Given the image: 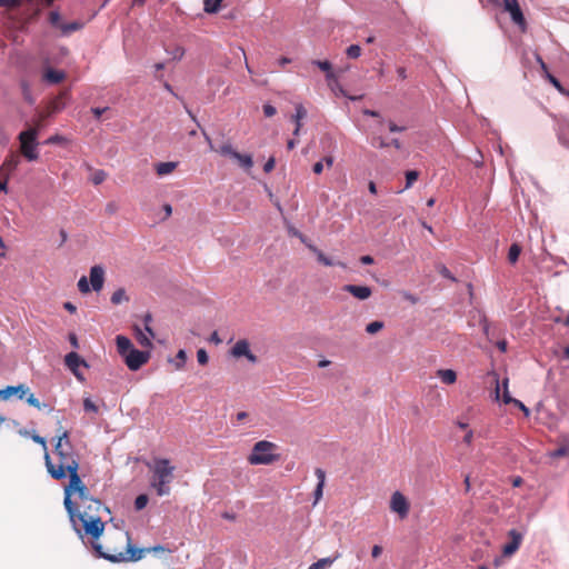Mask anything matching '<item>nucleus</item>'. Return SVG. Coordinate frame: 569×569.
Segmentation results:
<instances>
[{
    "label": "nucleus",
    "mask_w": 569,
    "mask_h": 569,
    "mask_svg": "<svg viewBox=\"0 0 569 569\" xmlns=\"http://www.w3.org/2000/svg\"><path fill=\"white\" fill-rule=\"evenodd\" d=\"M276 159L273 157L269 158L268 161L263 166L264 172L269 173L274 169Z\"/></svg>",
    "instance_id": "obj_56"
},
{
    "label": "nucleus",
    "mask_w": 569,
    "mask_h": 569,
    "mask_svg": "<svg viewBox=\"0 0 569 569\" xmlns=\"http://www.w3.org/2000/svg\"><path fill=\"white\" fill-rule=\"evenodd\" d=\"M107 178V174L103 170H97L92 176V182L93 184L98 186L102 183Z\"/></svg>",
    "instance_id": "obj_43"
},
{
    "label": "nucleus",
    "mask_w": 569,
    "mask_h": 569,
    "mask_svg": "<svg viewBox=\"0 0 569 569\" xmlns=\"http://www.w3.org/2000/svg\"><path fill=\"white\" fill-rule=\"evenodd\" d=\"M8 178L9 176L6 174L0 176V191L2 192H7Z\"/></svg>",
    "instance_id": "obj_60"
},
{
    "label": "nucleus",
    "mask_w": 569,
    "mask_h": 569,
    "mask_svg": "<svg viewBox=\"0 0 569 569\" xmlns=\"http://www.w3.org/2000/svg\"><path fill=\"white\" fill-rule=\"evenodd\" d=\"M178 167V162L168 161V162H159L156 164L154 170L156 173L160 177L170 174Z\"/></svg>",
    "instance_id": "obj_20"
},
{
    "label": "nucleus",
    "mask_w": 569,
    "mask_h": 569,
    "mask_svg": "<svg viewBox=\"0 0 569 569\" xmlns=\"http://www.w3.org/2000/svg\"><path fill=\"white\" fill-rule=\"evenodd\" d=\"M53 453L57 461L51 459L49 452H46L43 457L47 471L51 478L54 480H62L68 476L78 472L79 456L72 448L69 432L67 430H63L62 433L57 437Z\"/></svg>",
    "instance_id": "obj_3"
},
{
    "label": "nucleus",
    "mask_w": 569,
    "mask_h": 569,
    "mask_svg": "<svg viewBox=\"0 0 569 569\" xmlns=\"http://www.w3.org/2000/svg\"><path fill=\"white\" fill-rule=\"evenodd\" d=\"M26 401L28 402L29 406H32L37 409H41L42 407H44V405H42L39 401V399L33 393L30 392L27 393Z\"/></svg>",
    "instance_id": "obj_39"
},
{
    "label": "nucleus",
    "mask_w": 569,
    "mask_h": 569,
    "mask_svg": "<svg viewBox=\"0 0 569 569\" xmlns=\"http://www.w3.org/2000/svg\"><path fill=\"white\" fill-rule=\"evenodd\" d=\"M346 54L348 56V58L350 59H357L360 57L361 54V48L360 46L358 44H351L350 47L347 48L346 50Z\"/></svg>",
    "instance_id": "obj_38"
},
{
    "label": "nucleus",
    "mask_w": 569,
    "mask_h": 569,
    "mask_svg": "<svg viewBox=\"0 0 569 569\" xmlns=\"http://www.w3.org/2000/svg\"><path fill=\"white\" fill-rule=\"evenodd\" d=\"M116 345H117L118 353L122 358H124V356H127L133 349L132 342L130 341L129 338H127L124 336H117Z\"/></svg>",
    "instance_id": "obj_18"
},
{
    "label": "nucleus",
    "mask_w": 569,
    "mask_h": 569,
    "mask_svg": "<svg viewBox=\"0 0 569 569\" xmlns=\"http://www.w3.org/2000/svg\"><path fill=\"white\" fill-rule=\"evenodd\" d=\"M419 172L416 170H409L406 172V187L405 189L411 188V186L418 180Z\"/></svg>",
    "instance_id": "obj_34"
},
{
    "label": "nucleus",
    "mask_w": 569,
    "mask_h": 569,
    "mask_svg": "<svg viewBox=\"0 0 569 569\" xmlns=\"http://www.w3.org/2000/svg\"><path fill=\"white\" fill-rule=\"evenodd\" d=\"M104 283V269L102 266L96 264L90 269V282L86 276L78 281V289L81 293H89L90 290L99 292Z\"/></svg>",
    "instance_id": "obj_8"
},
{
    "label": "nucleus",
    "mask_w": 569,
    "mask_h": 569,
    "mask_svg": "<svg viewBox=\"0 0 569 569\" xmlns=\"http://www.w3.org/2000/svg\"><path fill=\"white\" fill-rule=\"evenodd\" d=\"M64 78H66V73L61 70H54V69L48 68L43 72V80L49 83H52V84L62 82L64 80Z\"/></svg>",
    "instance_id": "obj_19"
},
{
    "label": "nucleus",
    "mask_w": 569,
    "mask_h": 569,
    "mask_svg": "<svg viewBox=\"0 0 569 569\" xmlns=\"http://www.w3.org/2000/svg\"><path fill=\"white\" fill-rule=\"evenodd\" d=\"M63 308L70 313H74L77 311V307L70 301L64 302Z\"/></svg>",
    "instance_id": "obj_64"
},
{
    "label": "nucleus",
    "mask_w": 569,
    "mask_h": 569,
    "mask_svg": "<svg viewBox=\"0 0 569 569\" xmlns=\"http://www.w3.org/2000/svg\"><path fill=\"white\" fill-rule=\"evenodd\" d=\"M307 247L317 256L318 261L323 266L329 267L335 264V262L330 258H328L321 250H319L316 246L308 244Z\"/></svg>",
    "instance_id": "obj_27"
},
{
    "label": "nucleus",
    "mask_w": 569,
    "mask_h": 569,
    "mask_svg": "<svg viewBox=\"0 0 569 569\" xmlns=\"http://www.w3.org/2000/svg\"><path fill=\"white\" fill-rule=\"evenodd\" d=\"M503 9L521 32L527 31V21L517 0H503Z\"/></svg>",
    "instance_id": "obj_9"
},
{
    "label": "nucleus",
    "mask_w": 569,
    "mask_h": 569,
    "mask_svg": "<svg viewBox=\"0 0 569 569\" xmlns=\"http://www.w3.org/2000/svg\"><path fill=\"white\" fill-rule=\"evenodd\" d=\"M47 118L46 113H41L34 121L33 126L29 127L28 129H37V136L39 134L40 130L44 127V119Z\"/></svg>",
    "instance_id": "obj_41"
},
{
    "label": "nucleus",
    "mask_w": 569,
    "mask_h": 569,
    "mask_svg": "<svg viewBox=\"0 0 569 569\" xmlns=\"http://www.w3.org/2000/svg\"><path fill=\"white\" fill-rule=\"evenodd\" d=\"M312 63L317 66L319 69L326 72V78L328 81V86H331V79L335 78V73L332 71V66L329 61H320V60H313Z\"/></svg>",
    "instance_id": "obj_23"
},
{
    "label": "nucleus",
    "mask_w": 569,
    "mask_h": 569,
    "mask_svg": "<svg viewBox=\"0 0 569 569\" xmlns=\"http://www.w3.org/2000/svg\"><path fill=\"white\" fill-rule=\"evenodd\" d=\"M510 541L503 546L502 553L506 557L512 556L520 547L522 541V535L516 529H511L508 533Z\"/></svg>",
    "instance_id": "obj_13"
},
{
    "label": "nucleus",
    "mask_w": 569,
    "mask_h": 569,
    "mask_svg": "<svg viewBox=\"0 0 569 569\" xmlns=\"http://www.w3.org/2000/svg\"><path fill=\"white\" fill-rule=\"evenodd\" d=\"M177 368L180 369L183 367L186 360H187V353L184 350H179L177 353Z\"/></svg>",
    "instance_id": "obj_51"
},
{
    "label": "nucleus",
    "mask_w": 569,
    "mask_h": 569,
    "mask_svg": "<svg viewBox=\"0 0 569 569\" xmlns=\"http://www.w3.org/2000/svg\"><path fill=\"white\" fill-rule=\"evenodd\" d=\"M83 409L90 412H98L97 405L90 398L83 400Z\"/></svg>",
    "instance_id": "obj_47"
},
{
    "label": "nucleus",
    "mask_w": 569,
    "mask_h": 569,
    "mask_svg": "<svg viewBox=\"0 0 569 569\" xmlns=\"http://www.w3.org/2000/svg\"><path fill=\"white\" fill-rule=\"evenodd\" d=\"M503 388H505V391H503V398H502V401L505 403H513L515 401V398H512L508 391V379H505L503 381Z\"/></svg>",
    "instance_id": "obj_49"
},
{
    "label": "nucleus",
    "mask_w": 569,
    "mask_h": 569,
    "mask_svg": "<svg viewBox=\"0 0 569 569\" xmlns=\"http://www.w3.org/2000/svg\"><path fill=\"white\" fill-rule=\"evenodd\" d=\"M521 253V247L518 243H512L509 248L508 260L510 263H516Z\"/></svg>",
    "instance_id": "obj_31"
},
{
    "label": "nucleus",
    "mask_w": 569,
    "mask_h": 569,
    "mask_svg": "<svg viewBox=\"0 0 569 569\" xmlns=\"http://www.w3.org/2000/svg\"><path fill=\"white\" fill-rule=\"evenodd\" d=\"M439 273L447 279L456 281V278L451 274L450 270L446 266H441L439 268Z\"/></svg>",
    "instance_id": "obj_55"
},
{
    "label": "nucleus",
    "mask_w": 569,
    "mask_h": 569,
    "mask_svg": "<svg viewBox=\"0 0 569 569\" xmlns=\"http://www.w3.org/2000/svg\"><path fill=\"white\" fill-rule=\"evenodd\" d=\"M110 300L113 305H120L124 301H129V298L126 293V290L123 288H119L112 293Z\"/></svg>",
    "instance_id": "obj_29"
},
{
    "label": "nucleus",
    "mask_w": 569,
    "mask_h": 569,
    "mask_svg": "<svg viewBox=\"0 0 569 569\" xmlns=\"http://www.w3.org/2000/svg\"><path fill=\"white\" fill-rule=\"evenodd\" d=\"M66 142H67V139L60 134H53L46 140L47 144H62Z\"/></svg>",
    "instance_id": "obj_42"
},
{
    "label": "nucleus",
    "mask_w": 569,
    "mask_h": 569,
    "mask_svg": "<svg viewBox=\"0 0 569 569\" xmlns=\"http://www.w3.org/2000/svg\"><path fill=\"white\" fill-rule=\"evenodd\" d=\"M29 392V388L24 385L19 386H8L7 388L0 390V399L8 400L12 396H18L19 399H23Z\"/></svg>",
    "instance_id": "obj_15"
},
{
    "label": "nucleus",
    "mask_w": 569,
    "mask_h": 569,
    "mask_svg": "<svg viewBox=\"0 0 569 569\" xmlns=\"http://www.w3.org/2000/svg\"><path fill=\"white\" fill-rule=\"evenodd\" d=\"M545 77L556 89H558L560 92L563 91V88H562L560 81L556 77H553L550 72H547V76H545Z\"/></svg>",
    "instance_id": "obj_48"
},
{
    "label": "nucleus",
    "mask_w": 569,
    "mask_h": 569,
    "mask_svg": "<svg viewBox=\"0 0 569 569\" xmlns=\"http://www.w3.org/2000/svg\"><path fill=\"white\" fill-rule=\"evenodd\" d=\"M342 289L359 300H367L372 295V290L368 286L346 284Z\"/></svg>",
    "instance_id": "obj_16"
},
{
    "label": "nucleus",
    "mask_w": 569,
    "mask_h": 569,
    "mask_svg": "<svg viewBox=\"0 0 569 569\" xmlns=\"http://www.w3.org/2000/svg\"><path fill=\"white\" fill-rule=\"evenodd\" d=\"M512 405L523 411L526 416L529 415V409L520 400L515 399Z\"/></svg>",
    "instance_id": "obj_61"
},
{
    "label": "nucleus",
    "mask_w": 569,
    "mask_h": 569,
    "mask_svg": "<svg viewBox=\"0 0 569 569\" xmlns=\"http://www.w3.org/2000/svg\"><path fill=\"white\" fill-rule=\"evenodd\" d=\"M217 151L222 156L231 158H233L234 154L237 153V151L232 148L230 143L222 144Z\"/></svg>",
    "instance_id": "obj_37"
},
{
    "label": "nucleus",
    "mask_w": 569,
    "mask_h": 569,
    "mask_svg": "<svg viewBox=\"0 0 569 569\" xmlns=\"http://www.w3.org/2000/svg\"><path fill=\"white\" fill-rule=\"evenodd\" d=\"M21 154L29 161H36L39 158L37 129H26L18 136Z\"/></svg>",
    "instance_id": "obj_7"
},
{
    "label": "nucleus",
    "mask_w": 569,
    "mask_h": 569,
    "mask_svg": "<svg viewBox=\"0 0 569 569\" xmlns=\"http://www.w3.org/2000/svg\"><path fill=\"white\" fill-rule=\"evenodd\" d=\"M230 352L234 358L246 357L251 363L258 361L257 356L250 351L249 342L246 339L238 340Z\"/></svg>",
    "instance_id": "obj_12"
},
{
    "label": "nucleus",
    "mask_w": 569,
    "mask_h": 569,
    "mask_svg": "<svg viewBox=\"0 0 569 569\" xmlns=\"http://www.w3.org/2000/svg\"><path fill=\"white\" fill-rule=\"evenodd\" d=\"M323 163H326V166L328 168H331L333 166V157L332 156H327V157L323 158L322 161L316 162L313 164V167H312V171L316 174H320L323 171Z\"/></svg>",
    "instance_id": "obj_28"
},
{
    "label": "nucleus",
    "mask_w": 569,
    "mask_h": 569,
    "mask_svg": "<svg viewBox=\"0 0 569 569\" xmlns=\"http://www.w3.org/2000/svg\"><path fill=\"white\" fill-rule=\"evenodd\" d=\"M277 448V445L271 441L260 440L253 445L247 460L251 466L271 465L280 459V456L274 453Z\"/></svg>",
    "instance_id": "obj_6"
},
{
    "label": "nucleus",
    "mask_w": 569,
    "mask_h": 569,
    "mask_svg": "<svg viewBox=\"0 0 569 569\" xmlns=\"http://www.w3.org/2000/svg\"><path fill=\"white\" fill-rule=\"evenodd\" d=\"M307 117V110L302 104L296 106V113L292 116V120L296 122L295 136L299 134L301 128V120Z\"/></svg>",
    "instance_id": "obj_22"
},
{
    "label": "nucleus",
    "mask_w": 569,
    "mask_h": 569,
    "mask_svg": "<svg viewBox=\"0 0 569 569\" xmlns=\"http://www.w3.org/2000/svg\"><path fill=\"white\" fill-rule=\"evenodd\" d=\"M64 363L68 367V369L78 378L82 379L80 376L78 368L80 366L87 367V362L74 351L69 352L64 357Z\"/></svg>",
    "instance_id": "obj_14"
},
{
    "label": "nucleus",
    "mask_w": 569,
    "mask_h": 569,
    "mask_svg": "<svg viewBox=\"0 0 569 569\" xmlns=\"http://www.w3.org/2000/svg\"><path fill=\"white\" fill-rule=\"evenodd\" d=\"M134 332H136V339L141 347H144V348L152 347V342H151L152 337L149 333L147 335L137 326L134 327Z\"/></svg>",
    "instance_id": "obj_25"
},
{
    "label": "nucleus",
    "mask_w": 569,
    "mask_h": 569,
    "mask_svg": "<svg viewBox=\"0 0 569 569\" xmlns=\"http://www.w3.org/2000/svg\"><path fill=\"white\" fill-rule=\"evenodd\" d=\"M143 321H144V330H146V332H148L151 337H154L153 330L150 327V323L152 321V316L150 313H147L143 317Z\"/></svg>",
    "instance_id": "obj_50"
},
{
    "label": "nucleus",
    "mask_w": 569,
    "mask_h": 569,
    "mask_svg": "<svg viewBox=\"0 0 569 569\" xmlns=\"http://www.w3.org/2000/svg\"><path fill=\"white\" fill-rule=\"evenodd\" d=\"M197 360L201 366H206L208 363L209 357L204 349H199L197 351Z\"/></svg>",
    "instance_id": "obj_46"
},
{
    "label": "nucleus",
    "mask_w": 569,
    "mask_h": 569,
    "mask_svg": "<svg viewBox=\"0 0 569 569\" xmlns=\"http://www.w3.org/2000/svg\"><path fill=\"white\" fill-rule=\"evenodd\" d=\"M96 556L107 559L111 562L138 561L143 558L146 550H137L131 545L130 536L127 531L120 529L103 531L102 536L97 539H86Z\"/></svg>",
    "instance_id": "obj_1"
},
{
    "label": "nucleus",
    "mask_w": 569,
    "mask_h": 569,
    "mask_svg": "<svg viewBox=\"0 0 569 569\" xmlns=\"http://www.w3.org/2000/svg\"><path fill=\"white\" fill-rule=\"evenodd\" d=\"M60 20H61V17H60V14H59V12H58V11H51V12L49 13V22H50L52 26H54V27H57V28H60V26L62 24V23L60 22Z\"/></svg>",
    "instance_id": "obj_45"
},
{
    "label": "nucleus",
    "mask_w": 569,
    "mask_h": 569,
    "mask_svg": "<svg viewBox=\"0 0 569 569\" xmlns=\"http://www.w3.org/2000/svg\"><path fill=\"white\" fill-rule=\"evenodd\" d=\"M149 501V498L147 495H139L134 500V508L137 510H142Z\"/></svg>",
    "instance_id": "obj_40"
},
{
    "label": "nucleus",
    "mask_w": 569,
    "mask_h": 569,
    "mask_svg": "<svg viewBox=\"0 0 569 569\" xmlns=\"http://www.w3.org/2000/svg\"><path fill=\"white\" fill-rule=\"evenodd\" d=\"M123 359L130 370L137 371L149 361L150 352L133 348Z\"/></svg>",
    "instance_id": "obj_11"
},
{
    "label": "nucleus",
    "mask_w": 569,
    "mask_h": 569,
    "mask_svg": "<svg viewBox=\"0 0 569 569\" xmlns=\"http://www.w3.org/2000/svg\"><path fill=\"white\" fill-rule=\"evenodd\" d=\"M31 438L34 442L39 443L42 447L44 453L48 452L47 441L43 437L34 433L32 435Z\"/></svg>",
    "instance_id": "obj_52"
},
{
    "label": "nucleus",
    "mask_w": 569,
    "mask_h": 569,
    "mask_svg": "<svg viewBox=\"0 0 569 569\" xmlns=\"http://www.w3.org/2000/svg\"><path fill=\"white\" fill-rule=\"evenodd\" d=\"M102 513L109 515V508L93 497L73 505L72 513L68 516L82 542H86V539L97 540L102 536L106 527Z\"/></svg>",
    "instance_id": "obj_2"
},
{
    "label": "nucleus",
    "mask_w": 569,
    "mask_h": 569,
    "mask_svg": "<svg viewBox=\"0 0 569 569\" xmlns=\"http://www.w3.org/2000/svg\"><path fill=\"white\" fill-rule=\"evenodd\" d=\"M339 557L340 553L336 552L333 557L321 558L318 561L313 562L311 566H309L308 569H326L330 567Z\"/></svg>",
    "instance_id": "obj_24"
},
{
    "label": "nucleus",
    "mask_w": 569,
    "mask_h": 569,
    "mask_svg": "<svg viewBox=\"0 0 569 569\" xmlns=\"http://www.w3.org/2000/svg\"><path fill=\"white\" fill-rule=\"evenodd\" d=\"M437 377L445 383V385H452L457 381V373L452 369H440L437 371Z\"/></svg>",
    "instance_id": "obj_21"
},
{
    "label": "nucleus",
    "mask_w": 569,
    "mask_h": 569,
    "mask_svg": "<svg viewBox=\"0 0 569 569\" xmlns=\"http://www.w3.org/2000/svg\"><path fill=\"white\" fill-rule=\"evenodd\" d=\"M568 453H569V447L568 446H561L558 449H556L555 451H552L550 453V457L551 458H560V457L567 456Z\"/></svg>",
    "instance_id": "obj_44"
},
{
    "label": "nucleus",
    "mask_w": 569,
    "mask_h": 569,
    "mask_svg": "<svg viewBox=\"0 0 569 569\" xmlns=\"http://www.w3.org/2000/svg\"><path fill=\"white\" fill-rule=\"evenodd\" d=\"M139 550H146L144 551V555H146V553H150V552H154V553L163 552V551H166V548L163 546L158 545V546H154L151 548H140Z\"/></svg>",
    "instance_id": "obj_57"
},
{
    "label": "nucleus",
    "mask_w": 569,
    "mask_h": 569,
    "mask_svg": "<svg viewBox=\"0 0 569 569\" xmlns=\"http://www.w3.org/2000/svg\"><path fill=\"white\" fill-rule=\"evenodd\" d=\"M559 140L569 147V124L568 123H562L560 127H559Z\"/></svg>",
    "instance_id": "obj_33"
},
{
    "label": "nucleus",
    "mask_w": 569,
    "mask_h": 569,
    "mask_svg": "<svg viewBox=\"0 0 569 569\" xmlns=\"http://www.w3.org/2000/svg\"><path fill=\"white\" fill-rule=\"evenodd\" d=\"M472 440H473V432H472V430H468L463 437V442L466 445L470 446L472 443Z\"/></svg>",
    "instance_id": "obj_62"
},
{
    "label": "nucleus",
    "mask_w": 569,
    "mask_h": 569,
    "mask_svg": "<svg viewBox=\"0 0 569 569\" xmlns=\"http://www.w3.org/2000/svg\"><path fill=\"white\" fill-rule=\"evenodd\" d=\"M331 88V90L335 92V93H340L345 97H347V93L346 91L343 90V88L339 84L337 78L335 77L333 79H331V86H329ZM348 98L350 100H359L361 99V96L359 97H351V96H348Z\"/></svg>",
    "instance_id": "obj_32"
},
{
    "label": "nucleus",
    "mask_w": 569,
    "mask_h": 569,
    "mask_svg": "<svg viewBox=\"0 0 569 569\" xmlns=\"http://www.w3.org/2000/svg\"><path fill=\"white\" fill-rule=\"evenodd\" d=\"M263 113L266 117L270 118L277 113V109L273 106L267 103L263 106Z\"/></svg>",
    "instance_id": "obj_54"
},
{
    "label": "nucleus",
    "mask_w": 569,
    "mask_h": 569,
    "mask_svg": "<svg viewBox=\"0 0 569 569\" xmlns=\"http://www.w3.org/2000/svg\"><path fill=\"white\" fill-rule=\"evenodd\" d=\"M69 477V482L63 488L64 499L63 505L68 513H72L73 505L77 501H84L92 498L86 483L80 478L79 473H72Z\"/></svg>",
    "instance_id": "obj_5"
},
{
    "label": "nucleus",
    "mask_w": 569,
    "mask_h": 569,
    "mask_svg": "<svg viewBox=\"0 0 569 569\" xmlns=\"http://www.w3.org/2000/svg\"><path fill=\"white\" fill-rule=\"evenodd\" d=\"M315 475L318 478V483L326 485V472L321 468H317Z\"/></svg>",
    "instance_id": "obj_58"
},
{
    "label": "nucleus",
    "mask_w": 569,
    "mask_h": 569,
    "mask_svg": "<svg viewBox=\"0 0 569 569\" xmlns=\"http://www.w3.org/2000/svg\"><path fill=\"white\" fill-rule=\"evenodd\" d=\"M20 163V158L16 153L9 154L0 167V176H9Z\"/></svg>",
    "instance_id": "obj_17"
},
{
    "label": "nucleus",
    "mask_w": 569,
    "mask_h": 569,
    "mask_svg": "<svg viewBox=\"0 0 569 569\" xmlns=\"http://www.w3.org/2000/svg\"><path fill=\"white\" fill-rule=\"evenodd\" d=\"M148 467L151 471L150 486L158 496H168L170 493V483L174 477V466L170 465L169 459L156 458L152 465H148Z\"/></svg>",
    "instance_id": "obj_4"
},
{
    "label": "nucleus",
    "mask_w": 569,
    "mask_h": 569,
    "mask_svg": "<svg viewBox=\"0 0 569 569\" xmlns=\"http://www.w3.org/2000/svg\"><path fill=\"white\" fill-rule=\"evenodd\" d=\"M390 510L405 519L409 515L410 503L408 499L400 491H395L390 499Z\"/></svg>",
    "instance_id": "obj_10"
},
{
    "label": "nucleus",
    "mask_w": 569,
    "mask_h": 569,
    "mask_svg": "<svg viewBox=\"0 0 569 569\" xmlns=\"http://www.w3.org/2000/svg\"><path fill=\"white\" fill-rule=\"evenodd\" d=\"M382 552V548L378 545H375L371 549V556L372 558H378Z\"/></svg>",
    "instance_id": "obj_63"
},
{
    "label": "nucleus",
    "mask_w": 569,
    "mask_h": 569,
    "mask_svg": "<svg viewBox=\"0 0 569 569\" xmlns=\"http://www.w3.org/2000/svg\"><path fill=\"white\" fill-rule=\"evenodd\" d=\"M323 487L325 485L322 483H317V487L315 489V502L313 505L318 503V501L322 498V495H323Z\"/></svg>",
    "instance_id": "obj_53"
},
{
    "label": "nucleus",
    "mask_w": 569,
    "mask_h": 569,
    "mask_svg": "<svg viewBox=\"0 0 569 569\" xmlns=\"http://www.w3.org/2000/svg\"><path fill=\"white\" fill-rule=\"evenodd\" d=\"M383 326L385 325H383L382 321H372V322L367 325L366 331L369 335H375V333L379 332L383 328Z\"/></svg>",
    "instance_id": "obj_36"
},
{
    "label": "nucleus",
    "mask_w": 569,
    "mask_h": 569,
    "mask_svg": "<svg viewBox=\"0 0 569 569\" xmlns=\"http://www.w3.org/2000/svg\"><path fill=\"white\" fill-rule=\"evenodd\" d=\"M222 0H203V9L207 13H216L220 9Z\"/></svg>",
    "instance_id": "obj_30"
},
{
    "label": "nucleus",
    "mask_w": 569,
    "mask_h": 569,
    "mask_svg": "<svg viewBox=\"0 0 569 569\" xmlns=\"http://www.w3.org/2000/svg\"><path fill=\"white\" fill-rule=\"evenodd\" d=\"M233 159L237 160L239 166L246 170H250L253 167V160L250 154H242L237 151Z\"/></svg>",
    "instance_id": "obj_26"
},
{
    "label": "nucleus",
    "mask_w": 569,
    "mask_h": 569,
    "mask_svg": "<svg viewBox=\"0 0 569 569\" xmlns=\"http://www.w3.org/2000/svg\"><path fill=\"white\" fill-rule=\"evenodd\" d=\"M69 342L70 345L74 348V349H78L79 348V340H78V337L76 336V333H69Z\"/></svg>",
    "instance_id": "obj_59"
},
{
    "label": "nucleus",
    "mask_w": 569,
    "mask_h": 569,
    "mask_svg": "<svg viewBox=\"0 0 569 569\" xmlns=\"http://www.w3.org/2000/svg\"><path fill=\"white\" fill-rule=\"evenodd\" d=\"M81 28H82V23H80V22L63 23L60 26V29L64 34L77 31Z\"/></svg>",
    "instance_id": "obj_35"
}]
</instances>
